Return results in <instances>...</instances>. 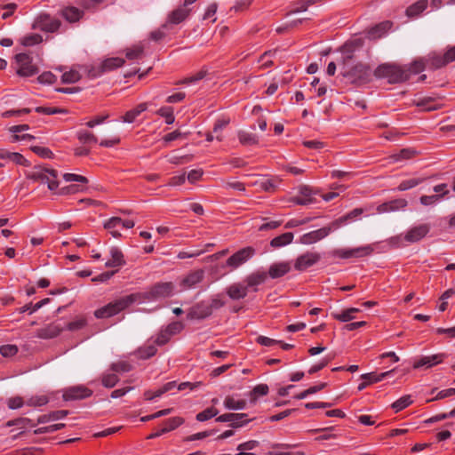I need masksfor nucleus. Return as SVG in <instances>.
Wrapping results in <instances>:
<instances>
[{
	"label": "nucleus",
	"instance_id": "23",
	"mask_svg": "<svg viewBox=\"0 0 455 455\" xmlns=\"http://www.w3.org/2000/svg\"><path fill=\"white\" fill-rule=\"evenodd\" d=\"M291 269V262L280 261L270 265L267 275L273 278H280L289 273Z\"/></svg>",
	"mask_w": 455,
	"mask_h": 455
},
{
	"label": "nucleus",
	"instance_id": "25",
	"mask_svg": "<svg viewBox=\"0 0 455 455\" xmlns=\"http://www.w3.org/2000/svg\"><path fill=\"white\" fill-rule=\"evenodd\" d=\"M249 291L245 284L243 283H235L229 285L227 289V294L231 299L238 300L244 299Z\"/></svg>",
	"mask_w": 455,
	"mask_h": 455
},
{
	"label": "nucleus",
	"instance_id": "44",
	"mask_svg": "<svg viewBox=\"0 0 455 455\" xmlns=\"http://www.w3.org/2000/svg\"><path fill=\"white\" fill-rule=\"evenodd\" d=\"M156 114L165 119V123L167 124H172L175 121L174 114H173V108L169 106H164L160 108Z\"/></svg>",
	"mask_w": 455,
	"mask_h": 455
},
{
	"label": "nucleus",
	"instance_id": "51",
	"mask_svg": "<svg viewBox=\"0 0 455 455\" xmlns=\"http://www.w3.org/2000/svg\"><path fill=\"white\" fill-rule=\"evenodd\" d=\"M417 152L412 148H403L399 151V153L392 156V158L395 162H399L402 160H407L412 158Z\"/></svg>",
	"mask_w": 455,
	"mask_h": 455
},
{
	"label": "nucleus",
	"instance_id": "5",
	"mask_svg": "<svg viewBox=\"0 0 455 455\" xmlns=\"http://www.w3.org/2000/svg\"><path fill=\"white\" fill-rule=\"evenodd\" d=\"M427 69L435 70L455 61V45L447 48L443 54L432 52L425 56Z\"/></svg>",
	"mask_w": 455,
	"mask_h": 455
},
{
	"label": "nucleus",
	"instance_id": "37",
	"mask_svg": "<svg viewBox=\"0 0 455 455\" xmlns=\"http://www.w3.org/2000/svg\"><path fill=\"white\" fill-rule=\"evenodd\" d=\"M239 142L243 146H252L259 143V138L256 134L245 131L237 132Z\"/></svg>",
	"mask_w": 455,
	"mask_h": 455
},
{
	"label": "nucleus",
	"instance_id": "17",
	"mask_svg": "<svg viewBox=\"0 0 455 455\" xmlns=\"http://www.w3.org/2000/svg\"><path fill=\"white\" fill-rule=\"evenodd\" d=\"M212 314L210 307L208 306V301H201L190 307L188 312V319H204L210 316Z\"/></svg>",
	"mask_w": 455,
	"mask_h": 455
},
{
	"label": "nucleus",
	"instance_id": "16",
	"mask_svg": "<svg viewBox=\"0 0 455 455\" xmlns=\"http://www.w3.org/2000/svg\"><path fill=\"white\" fill-rule=\"evenodd\" d=\"M430 231V226L428 224H419L418 226L411 227L405 233L406 242L413 243L423 239Z\"/></svg>",
	"mask_w": 455,
	"mask_h": 455
},
{
	"label": "nucleus",
	"instance_id": "21",
	"mask_svg": "<svg viewBox=\"0 0 455 455\" xmlns=\"http://www.w3.org/2000/svg\"><path fill=\"white\" fill-rule=\"evenodd\" d=\"M64 330V327H62L60 324L57 323H52L43 328H40L36 331V336L39 339H53L57 336H59L62 331Z\"/></svg>",
	"mask_w": 455,
	"mask_h": 455
},
{
	"label": "nucleus",
	"instance_id": "58",
	"mask_svg": "<svg viewBox=\"0 0 455 455\" xmlns=\"http://www.w3.org/2000/svg\"><path fill=\"white\" fill-rule=\"evenodd\" d=\"M275 53L276 51L265 52L259 59V62L260 63L261 68H268L272 66V58L275 55Z\"/></svg>",
	"mask_w": 455,
	"mask_h": 455
},
{
	"label": "nucleus",
	"instance_id": "41",
	"mask_svg": "<svg viewBox=\"0 0 455 455\" xmlns=\"http://www.w3.org/2000/svg\"><path fill=\"white\" fill-rule=\"evenodd\" d=\"M184 423V419L181 417H172L164 421V427L162 433H168L181 426Z\"/></svg>",
	"mask_w": 455,
	"mask_h": 455
},
{
	"label": "nucleus",
	"instance_id": "18",
	"mask_svg": "<svg viewBox=\"0 0 455 455\" xmlns=\"http://www.w3.org/2000/svg\"><path fill=\"white\" fill-rule=\"evenodd\" d=\"M267 278V273L264 271H255L250 275H248L244 280L243 283L247 287L248 291L251 290L252 291H258V286L265 283Z\"/></svg>",
	"mask_w": 455,
	"mask_h": 455
},
{
	"label": "nucleus",
	"instance_id": "29",
	"mask_svg": "<svg viewBox=\"0 0 455 455\" xmlns=\"http://www.w3.org/2000/svg\"><path fill=\"white\" fill-rule=\"evenodd\" d=\"M360 312L359 308L349 307L341 312H334L331 314L332 318L342 323H347L355 318V314Z\"/></svg>",
	"mask_w": 455,
	"mask_h": 455
},
{
	"label": "nucleus",
	"instance_id": "15",
	"mask_svg": "<svg viewBox=\"0 0 455 455\" xmlns=\"http://www.w3.org/2000/svg\"><path fill=\"white\" fill-rule=\"evenodd\" d=\"M246 413H225L216 418L217 422H230V427L238 428L247 424L251 419H246Z\"/></svg>",
	"mask_w": 455,
	"mask_h": 455
},
{
	"label": "nucleus",
	"instance_id": "53",
	"mask_svg": "<svg viewBox=\"0 0 455 455\" xmlns=\"http://www.w3.org/2000/svg\"><path fill=\"white\" fill-rule=\"evenodd\" d=\"M80 78L81 76L79 72L73 69L63 73L61 76L62 83L64 84H74L79 81Z\"/></svg>",
	"mask_w": 455,
	"mask_h": 455
},
{
	"label": "nucleus",
	"instance_id": "60",
	"mask_svg": "<svg viewBox=\"0 0 455 455\" xmlns=\"http://www.w3.org/2000/svg\"><path fill=\"white\" fill-rule=\"evenodd\" d=\"M78 140L83 143H97L98 138L88 131H81L77 134Z\"/></svg>",
	"mask_w": 455,
	"mask_h": 455
},
{
	"label": "nucleus",
	"instance_id": "48",
	"mask_svg": "<svg viewBox=\"0 0 455 455\" xmlns=\"http://www.w3.org/2000/svg\"><path fill=\"white\" fill-rule=\"evenodd\" d=\"M87 324V320L84 316H78L75 320L69 322L64 329L71 331L83 329Z\"/></svg>",
	"mask_w": 455,
	"mask_h": 455
},
{
	"label": "nucleus",
	"instance_id": "59",
	"mask_svg": "<svg viewBox=\"0 0 455 455\" xmlns=\"http://www.w3.org/2000/svg\"><path fill=\"white\" fill-rule=\"evenodd\" d=\"M65 427V424L63 423H58V424H52L47 427H42L39 428H36L34 431L35 435H41V434H46V433H53L55 431H58Z\"/></svg>",
	"mask_w": 455,
	"mask_h": 455
},
{
	"label": "nucleus",
	"instance_id": "9",
	"mask_svg": "<svg viewBox=\"0 0 455 455\" xmlns=\"http://www.w3.org/2000/svg\"><path fill=\"white\" fill-rule=\"evenodd\" d=\"M374 251V244H366L353 249H337L334 255L340 259L361 258L371 255Z\"/></svg>",
	"mask_w": 455,
	"mask_h": 455
},
{
	"label": "nucleus",
	"instance_id": "19",
	"mask_svg": "<svg viewBox=\"0 0 455 455\" xmlns=\"http://www.w3.org/2000/svg\"><path fill=\"white\" fill-rule=\"evenodd\" d=\"M190 12V8H186L184 5H180L168 14L167 21L164 27L169 24L178 25L183 22L189 16Z\"/></svg>",
	"mask_w": 455,
	"mask_h": 455
},
{
	"label": "nucleus",
	"instance_id": "57",
	"mask_svg": "<svg viewBox=\"0 0 455 455\" xmlns=\"http://www.w3.org/2000/svg\"><path fill=\"white\" fill-rule=\"evenodd\" d=\"M421 182H422L421 179L412 178V179L405 180H403L399 184L397 188L399 191H405V190L411 189L412 188H415Z\"/></svg>",
	"mask_w": 455,
	"mask_h": 455
},
{
	"label": "nucleus",
	"instance_id": "50",
	"mask_svg": "<svg viewBox=\"0 0 455 455\" xmlns=\"http://www.w3.org/2000/svg\"><path fill=\"white\" fill-rule=\"evenodd\" d=\"M119 378L116 373H103L101 377V383L107 388H111L116 385Z\"/></svg>",
	"mask_w": 455,
	"mask_h": 455
},
{
	"label": "nucleus",
	"instance_id": "30",
	"mask_svg": "<svg viewBox=\"0 0 455 455\" xmlns=\"http://www.w3.org/2000/svg\"><path fill=\"white\" fill-rule=\"evenodd\" d=\"M148 108L147 103H140L136 108L127 111L122 117L123 122L132 124L135 119Z\"/></svg>",
	"mask_w": 455,
	"mask_h": 455
},
{
	"label": "nucleus",
	"instance_id": "10",
	"mask_svg": "<svg viewBox=\"0 0 455 455\" xmlns=\"http://www.w3.org/2000/svg\"><path fill=\"white\" fill-rule=\"evenodd\" d=\"M255 254V249L248 246L244 247L233 255H231L226 261V266L229 267L231 269H235L238 267L242 266L245 262H247L250 259H251Z\"/></svg>",
	"mask_w": 455,
	"mask_h": 455
},
{
	"label": "nucleus",
	"instance_id": "22",
	"mask_svg": "<svg viewBox=\"0 0 455 455\" xmlns=\"http://www.w3.org/2000/svg\"><path fill=\"white\" fill-rule=\"evenodd\" d=\"M176 386V381H170L156 390H146L143 393V396L145 400L151 402L172 391Z\"/></svg>",
	"mask_w": 455,
	"mask_h": 455
},
{
	"label": "nucleus",
	"instance_id": "63",
	"mask_svg": "<svg viewBox=\"0 0 455 455\" xmlns=\"http://www.w3.org/2000/svg\"><path fill=\"white\" fill-rule=\"evenodd\" d=\"M30 149L36 154L37 156L43 157V158H52L53 156V153L52 150L48 148L44 147H39V146H33L30 148Z\"/></svg>",
	"mask_w": 455,
	"mask_h": 455
},
{
	"label": "nucleus",
	"instance_id": "8",
	"mask_svg": "<svg viewBox=\"0 0 455 455\" xmlns=\"http://www.w3.org/2000/svg\"><path fill=\"white\" fill-rule=\"evenodd\" d=\"M61 25L59 19L51 16L48 13L39 14L33 23V28L44 32H56Z\"/></svg>",
	"mask_w": 455,
	"mask_h": 455
},
{
	"label": "nucleus",
	"instance_id": "46",
	"mask_svg": "<svg viewBox=\"0 0 455 455\" xmlns=\"http://www.w3.org/2000/svg\"><path fill=\"white\" fill-rule=\"evenodd\" d=\"M124 60L122 58H109L103 61L102 68L104 71L112 70L124 65Z\"/></svg>",
	"mask_w": 455,
	"mask_h": 455
},
{
	"label": "nucleus",
	"instance_id": "42",
	"mask_svg": "<svg viewBox=\"0 0 455 455\" xmlns=\"http://www.w3.org/2000/svg\"><path fill=\"white\" fill-rule=\"evenodd\" d=\"M390 248H401L407 245L405 234H400L392 237H389L384 242Z\"/></svg>",
	"mask_w": 455,
	"mask_h": 455
},
{
	"label": "nucleus",
	"instance_id": "7",
	"mask_svg": "<svg viewBox=\"0 0 455 455\" xmlns=\"http://www.w3.org/2000/svg\"><path fill=\"white\" fill-rule=\"evenodd\" d=\"M17 64V74L20 76H32L38 73V68L33 64L32 58L27 53H18L15 55Z\"/></svg>",
	"mask_w": 455,
	"mask_h": 455
},
{
	"label": "nucleus",
	"instance_id": "54",
	"mask_svg": "<svg viewBox=\"0 0 455 455\" xmlns=\"http://www.w3.org/2000/svg\"><path fill=\"white\" fill-rule=\"evenodd\" d=\"M216 432H217L216 429H211V430L199 432V433H196V434H194V435L185 437L183 441L184 442H193V441H196V440H202V439H204L211 435H213Z\"/></svg>",
	"mask_w": 455,
	"mask_h": 455
},
{
	"label": "nucleus",
	"instance_id": "32",
	"mask_svg": "<svg viewBox=\"0 0 455 455\" xmlns=\"http://www.w3.org/2000/svg\"><path fill=\"white\" fill-rule=\"evenodd\" d=\"M408 71V79L410 78L411 74H419L426 68L427 69V64L425 60V57L419 58L412 61L408 67H404Z\"/></svg>",
	"mask_w": 455,
	"mask_h": 455
},
{
	"label": "nucleus",
	"instance_id": "35",
	"mask_svg": "<svg viewBox=\"0 0 455 455\" xmlns=\"http://www.w3.org/2000/svg\"><path fill=\"white\" fill-rule=\"evenodd\" d=\"M119 228H121V218L119 217H112L104 223V228L108 230L116 238L121 236V233L118 230Z\"/></svg>",
	"mask_w": 455,
	"mask_h": 455
},
{
	"label": "nucleus",
	"instance_id": "36",
	"mask_svg": "<svg viewBox=\"0 0 455 455\" xmlns=\"http://www.w3.org/2000/svg\"><path fill=\"white\" fill-rule=\"evenodd\" d=\"M224 406L228 410H243L246 407V401L243 399H235L233 395H228L224 400Z\"/></svg>",
	"mask_w": 455,
	"mask_h": 455
},
{
	"label": "nucleus",
	"instance_id": "64",
	"mask_svg": "<svg viewBox=\"0 0 455 455\" xmlns=\"http://www.w3.org/2000/svg\"><path fill=\"white\" fill-rule=\"evenodd\" d=\"M18 353V347L15 345H3L0 347V354L4 357L13 356Z\"/></svg>",
	"mask_w": 455,
	"mask_h": 455
},
{
	"label": "nucleus",
	"instance_id": "27",
	"mask_svg": "<svg viewBox=\"0 0 455 455\" xmlns=\"http://www.w3.org/2000/svg\"><path fill=\"white\" fill-rule=\"evenodd\" d=\"M110 256L111 259L105 264L107 267H118L125 264L124 254L119 248L112 247L110 249Z\"/></svg>",
	"mask_w": 455,
	"mask_h": 455
},
{
	"label": "nucleus",
	"instance_id": "40",
	"mask_svg": "<svg viewBox=\"0 0 455 455\" xmlns=\"http://www.w3.org/2000/svg\"><path fill=\"white\" fill-rule=\"evenodd\" d=\"M3 157L1 159L3 160H9L11 162H13L19 165H27V160L26 158L20 153L17 152H9L5 149L2 150Z\"/></svg>",
	"mask_w": 455,
	"mask_h": 455
},
{
	"label": "nucleus",
	"instance_id": "56",
	"mask_svg": "<svg viewBox=\"0 0 455 455\" xmlns=\"http://www.w3.org/2000/svg\"><path fill=\"white\" fill-rule=\"evenodd\" d=\"M268 390L269 388L267 384H259L253 387L250 395L252 400H256L259 396L267 395Z\"/></svg>",
	"mask_w": 455,
	"mask_h": 455
},
{
	"label": "nucleus",
	"instance_id": "3",
	"mask_svg": "<svg viewBox=\"0 0 455 455\" xmlns=\"http://www.w3.org/2000/svg\"><path fill=\"white\" fill-rule=\"evenodd\" d=\"M174 285L172 282L157 283L148 291L132 293L136 297V303L156 301L168 298L173 294Z\"/></svg>",
	"mask_w": 455,
	"mask_h": 455
},
{
	"label": "nucleus",
	"instance_id": "11",
	"mask_svg": "<svg viewBox=\"0 0 455 455\" xmlns=\"http://www.w3.org/2000/svg\"><path fill=\"white\" fill-rule=\"evenodd\" d=\"M320 259V253L308 251L296 258L293 267L299 272H303L318 263Z\"/></svg>",
	"mask_w": 455,
	"mask_h": 455
},
{
	"label": "nucleus",
	"instance_id": "13",
	"mask_svg": "<svg viewBox=\"0 0 455 455\" xmlns=\"http://www.w3.org/2000/svg\"><path fill=\"white\" fill-rule=\"evenodd\" d=\"M447 357L448 355L444 353H439L431 355H424L415 359L412 366L414 369H429L442 363Z\"/></svg>",
	"mask_w": 455,
	"mask_h": 455
},
{
	"label": "nucleus",
	"instance_id": "1",
	"mask_svg": "<svg viewBox=\"0 0 455 455\" xmlns=\"http://www.w3.org/2000/svg\"><path fill=\"white\" fill-rule=\"evenodd\" d=\"M363 45V39L357 37L347 42L341 48V60L339 63L341 75L350 83L365 84L372 81L374 76L370 66L363 63L353 65L355 52Z\"/></svg>",
	"mask_w": 455,
	"mask_h": 455
},
{
	"label": "nucleus",
	"instance_id": "34",
	"mask_svg": "<svg viewBox=\"0 0 455 455\" xmlns=\"http://www.w3.org/2000/svg\"><path fill=\"white\" fill-rule=\"evenodd\" d=\"M427 7V0H419L406 9V15L413 18L419 16Z\"/></svg>",
	"mask_w": 455,
	"mask_h": 455
},
{
	"label": "nucleus",
	"instance_id": "62",
	"mask_svg": "<svg viewBox=\"0 0 455 455\" xmlns=\"http://www.w3.org/2000/svg\"><path fill=\"white\" fill-rule=\"evenodd\" d=\"M188 133L181 132L179 130H176L172 132H170L163 137V140L166 143L176 140H182L186 139L188 137Z\"/></svg>",
	"mask_w": 455,
	"mask_h": 455
},
{
	"label": "nucleus",
	"instance_id": "45",
	"mask_svg": "<svg viewBox=\"0 0 455 455\" xmlns=\"http://www.w3.org/2000/svg\"><path fill=\"white\" fill-rule=\"evenodd\" d=\"M43 41V37L39 34L32 33L26 35L20 39V44L24 46H34L40 44Z\"/></svg>",
	"mask_w": 455,
	"mask_h": 455
},
{
	"label": "nucleus",
	"instance_id": "43",
	"mask_svg": "<svg viewBox=\"0 0 455 455\" xmlns=\"http://www.w3.org/2000/svg\"><path fill=\"white\" fill-rule=\"evenodd\" d=\"M157 349L155 344H147L138 349L137 355L140 359H148L155 355Z\"/></svg>",
	"mask_w": 455,
	"mask_h": 455
},
{
	"label": "nucleus",
	"instance_id": "31",
	"mask_svg": "<svg viewBox=\"0 0 455 455\" xmlns=\"http://www.w3.org/2000/svg\"><path fill=\"white\" fill-rule=\"evenodd\" d=\"M294 235L291 232L283 233L275 236L270 241V245L274 248H281L292 243Z\"/></svg>",
	"mask_w": 455,
	"mask_h": 455
},
{
	"label": "nucleus",
	"instance_id": "28",
	"mask_svg": "<svg viewBox=\"0 0 455 455\" xmlns=\"http://www.w3.org/2000/svg\"><path fill=\"white\" fill-rule=\"evenodd\" d=\"M392 28L390 21L381 22L369 30V37L371 39H377L383 36Z\"/></svg>",
	"mask_w": 455,
	"mask_h": 455
},
{
	"label": "nucleus",
	"instance_id": "33",
	"mask_svg": "<svg viewBox=\"0 0 455 455\" xmlns=\"http://www.w3.org/2000/svg\"><path fill=\"white\" fill-rule=\"evenodd\" d=\"M395 370L387 371L381 373L369 372L361 375V379L366 380L369 385L379 382L394 373Z\"/></svg>",
	"mask_w": 455,
	"mask_h": 455
},
{
	"label": "nucleus",
	"instance_id": "14",
	"mask_svg": "<svg viewBox=\"0 0 455 455\" xmlns=\"http://www.w3.org/2000/svg\"><path fill=\"white\" fill-rule=\"evenodd\" d=\"M92 390L83 385L68 387L64 390L63 399L65 401L81 400L90 397Z\"/></svg>",
	"mask_w": 455,
	"mask_h": 455
},
{
	"label": "nucleus",
	"instance_id": "2",
	"mask_svg": "<svg viewBox=\"0 0 455 455\" xmlns=\"http://www.w3.org/2000/svg\"><path fill=\"white\" fill-rule=\"evenodd\" d=\"M136 303V297L132 294L118 298L107 305L96 309L94 316L98 319L109 318Z\"/></svg>",
	"mask_w": 455,
	"mask_h": 455
},
{
	"label": "nucleus",
	"instance_id": "20",
	"mask_svg": "<svg viewBox=\"0 0 455 455\" xmlns=\"http://www.w3.org/2000/svg\"><path fill=\"white\" fill-rule=\"evenodd\" d=\"M204 275V273L202 269L192 271L181 279L180 285L182 290L192 289L203 281Z\"/></svg>",
	"mask_w": 455,
	"mask_h": 455
},
{
	"label": "nucleus",
	"instance_id": "24",
	"mask_svg": "<svg viewBox=\"0 0 455 455\" xmlns=\"http://www.w3.org/2000/svg\"><path fill=\"white\" fill-rule=\"evenodd\" d=\"M407 201L403 198L395 199L389 202L379 204L377 207L379 213L390 212L399 210H403L407 206Z\"/></svg>",
	"mask_w": 455,
	"mask_h": 455
},
{
	"label": "nucleus",
	"instance_id": "26",
	"mask_svg": "<svg viewBox=\"0 0 455 455\" xmlns=\"http://www.w3.org/2000/svg\"><path fill=\"white\" fill-rule=\"evenodd\" d=\"M60 15L68 22L78 21L84 15V11L77 7L67 6L61 9Z\"/></svg>",
	"mask_w": 455,
	"mask_h": 455
},
{
	"label": "nucleus",
	"instance_id": "6",
	"mask_svg": "<svg viewBox=\"0 0 455 455\" xmlns=\"http://www.w3.org/2000/svg\"><path fill=\"white\" fill-rule=\"evenodd\" d=\"M29 179L43 184H47L48 188L52 191L55 190L59 186L57 172L52 169L36 168L31 172Z\"/></svg>",
	"mask_w": 455,
	"mask_h": 455
},
{
	"label": "nucleus",
	"instance_id": "39",
	"mask_svg": "<svg viewBox=\"0 0 455 455\" xmlns=\"http://www.w3.org/2000/svg\"><path fill=\"white\" fill-rule=\"evenodd\" d=\"M363 212V210L360 208L354 209L350 212H348L347 215L340 217L339 219L336 220L331 223V226L333 228L337 229L340 226L345 225L348 220H352L355 218L360 216Z\"/></svg>",
	"mask_w": 455,
	"mask_h": 455
},
{
	"label": "nucleus",
	"instance_id": "12",
	"mask_svg": "<svg viewBox=\"0 0 455 455\" xmlns=\"http://www.w3.org/2000/svg\"><path fill=\"white\" fill-rule=\"evenodd\" d=\"M335 228H333V227L331 224L329 227H324L314 231H310L308 233L302 235L299 239V243L306 245L315 243L320 240L323 239L324 237L328 236L329 234Z\"/></svg>",
	"mask_w": 455,
	"mask_h": 455
},
{
	"label": "nucleus",
	"instance_id": "52",
	"mask_svg": "<svg viewBox=\"0 0 455 455\" xmlns=\"http://www.w3.org/2000/svg\"><path fill=\"white\" fill-rule=\"evenodd\" d=\"M49 301H50V299L46 298V299H44L38 301L35 305H33L32 303L27 304L20 308V312L24 313V312L28 311L29 314H33V313L36 312L38 309H40L41 307H43L44 305L48 304Z\"/></svg>",
	"mask_w": 455,
	"mask_h": 455
},
{
	"label": "nucleus",
	"instance_id": "47",
	"mask_svg": "<svg viewBox=\"0 0 455 455\" xmlns=\"http://www.w3.org/2000/svg\"><path fill=\"white\" fill-rule=\"evenodd\" d=\"M412 400L411 395H406L396 400L392 403V408L395 410V412L401 411L402 410L408 407L410 404H411Z\"/></svg>",
	"mask_w": 455,
	"mask_h": 455
},
{
	"label": "nucleus",
	"instance_id": "61",
	"mask_svg": "<svg viewBox=\"0 0 455 455\" xmlns=\"http://www.w3.org/2000/svg\"><path fill=\"white\" fill-rule=\"evenodd\" d=\"M56 80V76L50 71L44 72L37 77V81L43 84H52Z\"/></svg>",
	"mask_w": 455,
	"mask_h": 455
},
{
	"label": "nucleus",
	"instance_id": "55",
	"mask_svg": "<svg viewBox=\"0 0 455 455\" xmlns=\"http://www.w3.org/2000/svg\"><path fill=\"white\" fill-rule=\"evenodd\" d=\"M132 369V365L126 361H118L110 365V370L114 372H128Z\"/></svg>",
	"mask_w": 455,
	"mask_h": 455
},
{
	"label": "nucleus",
	"instance_id": "4",
	"mask_svg": "<svg viewBox=\"0 0 455 455\" xmlns=\"http://www.w3.org/2000/svg\"><path fill=\"white\" fill-rule=\"evenodd\" d=\"M376 78H386L390 84L402 83L408 80V71L404 67L395 64L384 63L373 72Z\"/></svg>",
	"mask_w": 455,
	"mask_h": 455
},
{
	"label": "nucleus",
	"instance_id": "38",
	"mask_svg": "<svg viewBox=\"0 0 455 455\" xmlns=\"http://www.w3.org/2000/svg\"><path fill=\"white\" fill-rule=\"evenodd\" d=\"M415 104L426 111H433L440 108V104L430 97L420 98L415 100Z\"/></svg>",
	"mask_w": 455,
	"mask_h": 455
},
{
	"label": "nucleus",
	"instance_id": "49",
	"mask_svg": "<svg viewBox=\"0 0 455 455\" xmlns=\"http://www.w3.org/2000/svg\"><path fill=\"white\" fill-rule=\"evenodd\" d=\"M219 414V411L214 407H209L203 411L196 414V420L200 422L206 421L208 419H212L213 417Z\"/></svg>",
	"mask_w": 455,
	"mask_h": 455
}]
</instances>
